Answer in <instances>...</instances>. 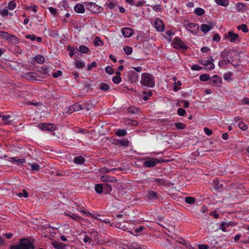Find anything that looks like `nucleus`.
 <instances>
[{
	"label": "nucleus",
	"instance_id": "aec40b11",
	"mask_svg": "<svg viewBox=\"0 0 249 249\" xmlns=\"http://www.w3.org/2000/svg\"><path fill=\"white\" fill-rule=\"evenodd\" d=\"M85 161V158L81 156H78L74 159V162L76 164H83Z\"/></svg>",
	"mask_w": 249,
	"mask_h": 249
},
{
	"label": "nucleus",
	"instance_id": "1a4fd4ad",
	"mask_svg": "<svg viewBox=\"0 0 249 249\" xmlns=\"http://www.w3.org/2000/svg\"><path fill=\"white\" fill-rule=\"evenodd\" d=\"M209 82L213 86H218L222 83V80L220 77L217 75H213L210 78Z\"/></svg>",
	"mask_w": 249,
	"mask_h": 249
},
{
	"label": "nucleus",
	"instance_id": "f704fd0d",
	"mask_svg": "<svg viewBox=\"0 0 249 249\" xmlns=\"http://www.w3.org/2000/svg\"><path fill=\"white\" fill-rule=\"evenodd\" d=\"M209 79H210V75L208 74H201L199 76V79L201 81H206L208 80Z\"/></svg>",
	"mask_w": 249,
	"mask_h": 249
},
{
	"label": "nucleus",
	"instance_id": "423d86ee",
	"mask_svg": "<svg viewBox=\"0 0 249 249\" xmlns=\"http://www.w3.org/2000/svg\"><path fill=\"white\" fill-rule=\"evenodd\" d=\"M214 61L212 57H211L210 60H199L198 62L204 66V68L206 70H212L214 68V65L213 64Z\"/></svg>",
	"mask_w": 249,
	"mask_h": 249
},
{
	"label": "nucleus",
	"instance_id": "6ab92c4d",
	"mask_svg": "<svg viewBox=\"0 0 249 249\" xmlns=\"http://www.w3.org/2000/svg\"><path fill=\"white\" fill-rule=\"evenodd\" d=\"M53 246L56 249H63L65 245L59 242L55 241L52 243Z\"/></svg>",
	"mask_w": 249,
	"mask_h": 249
},
{
	"label": "nucleus",
	"instance_id": "680f3d73",
	"mask_svg": "<svg viewBox=\"0 0 249 249\" xmlns=\"http://www.w3.org/2000/svg\"><path fill=\"white\" fill-rule=\"evenodd\" d=\"M97 66V64L95 62H92L90 65H89L87 67L88 71H90L92 68H95Z\"/></svg>",
	"mask_w": 249,
	"mask_h": 249
},
{
	"label": "nucleus",
	"instance_id": "f257e3e1",
	"mask_svg": "<svg viewBox=\"0 0 249 249\" xmlns=\"http://www.w3.org/2000/svg\"><path fill=\"white\" fill-rule=\"evenodd\" d=\"M34 242L28 238L20 239L18 245L11 246L10 249H34Z\"/></svg>",
	"mask_w": 249,
	"mask_h": 249
},
{
	"label": "nucleus",
	"instance_id": "473e14b6",
	"mask_svg": "<svg viewBox=\"0 0 249 249\" xmlns=\"http://www.w3.org/2000/svg\"><path fill=\"white\" fill-rule=\"evenodd\" d=\"M231 61V60H228V59H223L219 62L218 66L221 68L225 66L226 65H227L228 63H230Z\"/></svg>",
	"mask_w": 249,
	"mask_h": 249
},
{
	"label": "nucleus",
	"instance_id": "412c9836",
	"mask_svg": "<svg viewBox=\"0 0 249 249\" xmlns=\"http://www.w3.org/2000/svg\"><path fill=\"white\" fill-rule=\"evenodd\" d=\"M104 190L103 191L106 192V193H109L112 190V186L111 185L108 183H106L103 185Z\"/></svg>",
	"mask_w": 249,
	"mask_h": 249
},
{
	"label": "nucleus",
	"instance_id": "09e8293b",
	"mask_svg": "<svg viewBox=\"0 0 249 249\" xmlns=\"http://www.w3.org/2000/svg\"><path fill=\"white\" fill-rule=\"evenodd\" d=\"M83 241L86 243H88L89 244H90L91 243L92 239L89 236H88L87 234H84Z\"/></svg>",
	"mask_w": 249,
	"mask_h": 249
},
{
	"label": "nucleus",
	"instance_id": "bf43d9fd",
	"mask_svg": "<svg viewBox=\"0 0 249 249\" xmlns=\"http://www.w3.org/2000/svg\"><path fill=\"white\" fill-rule=\"evenodd\" d=\"M68 215L69 216L71 217L72 219H73L75 221H77L79 219H80V218L78 215H77L74 213H72L71 214H69Z\"/></svg>",
	"mask_w": 249,
	"mask_h": 249
},
{
	"label": "nucleus",
	"instance_id": "72a5a7b5",
	"mask_svg": "<svg viewBox=\"0 0 249 249\" xmlns=\"http://www.w3.org/2000/svg\"><path fill=\"white\" fill-rule=\"evenodd\" d=\"M185 201L186 203L191 204H193L195 202V198L192 196H187L185 198Z\"/></svg>",
	"mask_w": 249,
	"mask_h": 249
},
{
	"label": "nucleus",
	"instance_id": "052dcab7",
	"mask_svg": "<svg viewBox=\"0 0 249 249\" xmlns=\"http://www.w3.org/2000/svg\"><path fill=\"white\" fill-rule=\"evenodd\" d=\"M119 143L122 145V146H125V147H127L129 145V142L127 141L126 140H122V141H120L119 142Z\"/></svg>",
	"mask_w": 249,
	"mask_h": 249
},
{
	"label": "nucleus",
	"instance_id": "cd10ccee",
	"mask_svg": "<svg viewBox=\"0 0 249 249\" xmlns=\"http://www.w3.org/2000/svg\"><path fill=\"white\" fill-rule=\"evenodd\" d=\"M10 35L6 32L0 31V37L8 40Z\"/></svg>",
	"mask_w": 249,
	"mask_h": 249
},
{
	"label": "nucleus",
	"instance_id": "5fc2aeb1",
	"mask_svg": "<svg viewBox=\"0 0 249 249\" xmlns=\"http://www.w3.org/2000/svg\"><path fill=\"white\" fill-rule=\"evenodd\" d=\"M67 49L70 51L69 56L71 57H72L74 55L75 49L73 47H71L70 46H68Z\"/></svg>",
	"mask_w": 249,
	"mask_h": 249
},
{
	"label": "nucleus",
	"instance_id": "c85d7f7f",
	"mask_svg": "<svg viewBox=\"0 0 249 249\" xmlns=\"http://www.w3.org/2000/svg\"><path fill=\"white\" fill-rule=\"evenodd\" d=\"M109 86L106 83H102L100 85V89L102 90L107 91L109 89Z\"/></svg>",
	"mask_w": 249,
	"mask_h": 249
},
{
	"label": "nucleus",
	"instance_id": "39448f33",
	"mask_svg": "<svg viewBox=\"0 0 249 249\" xmlns=\"http://www.w3.org/2000/svg\"><path fill=\"white\" fill-rule=\"evenodd\" d=\"M224 38L225 39H229L230 41L231 42H235L236 41L239 42L240 41L238 34L234 33L232 31H230L228 32L227 34H225L224 36Z\"/></svg>",
	"mask_w": 249,
	"mask_h": 249
},
{
	"label": "nucleus",
	"instance_id": "8fccbe9b",
	"mask_svg": "<svg viewBox=\"0 0 249 249\" xmlns=\"http://www.w3.org/2000/svg\"><path fill=\"white\" fill-rule=\"evenodd\" d=\"M16 6V4L13 1H10L8 3V8L10 10H13Z\"/></svg>",
	"mask_w": 249,
	"mask_h": 249
},
{
	"label": "nucleus",
	"instance_id": "9b49d317",
	"mask_svg": "<svg viewBox=\"0 0 249 249\" xmlns=\"http://www.w3.org/2000/svg\"><path fill=\"white\" fill-rule=\"evenodd\" d=\"M155 27L159 32H163L164 30V25L162 21L160 19L157 18L155 21Z\"/></svg>",
	"mask_w": 249,
	"mask_h": 249
},
{
	"label": "nucleus",
	"instance_id": "c9c22d12",
	"mask_svg": "<svg viewBox=\"0 0 249 249\" xmlns=\"http://www.w3.org/2000/svg\"><path fill=\"white\" fill-rule=\"evenodd\" d=\"M89 49L85 45H81L79 47V51L82 53H88L89 52Z\"/></svg>",
	"mask_w": 249,
	"mask_h": 249
},
{
	"label": "nucleus",
	"instance_id": "58836bf2",
	"mask_svg": "<svg viewBox=\"0 0 249 249\" xmlns=\"http://www.w3.org/2000/svg\"><path fill=\"white\" fill-rule=\"evenodd\" d=\"M118 169L116 168H111V169H108L107 167H103L101 169V173H107L109 172H110L112 171L113 170H117Z\"/></svg>",
	"mask_w": 249,
	"mask_h": 249
},
{
	"label": "nucleus",
	"instance_id": "de8ad7c7",
	"mask_svg": "<svg viewBox=\"0 0 249 249\" xmlns=\"http://www.w3.org/2000/svg\"><path fill=\"white\" fill-rule=\"evenodd\" d=\"M177 112L178 115L183 116L186 113V111L184 109L180 107L178 109Z\"/></svg>",
	"mask_w": 249,
	"mask_h": 249
},
{
	"label": "nucleus",
	"instance_id": "9d476101",
	"mask_svg": "<svg viewBox=\"0 0 249 249\" xmlns=\"http://www.w3.org/2000/svg\"><path fill=\"white\" fill-rule=\"evenodd\" d=\"M38 127L42 130L52 131L54 129V125L52 124L40 123Z\"/></svg>",
	"mask_w": 249,
	"mask_h": 249
},
{
	"label": "nucleus",
	"instance_id": "3c124183",
	"mask_svg": "<svg viewBox=\"0 0 249 249\" xmlns=\"http://www.w3.org/2000/svg\"><path fill=\"white\" fill-rule=\"evenodd\" d=\"M121 80L120 76H114L112 78L113 82L116 84H119L121 82Z\"/></svg>",
	"mask_w": 249,
	"mask_h": 249
},
{
	"label": "nucleus",
	"instance_id": "393cba45",
	"mask_svg": "<svg viewBox=\"0 0 249 249\" xmlns=\"http://www.w3.org/2000/svg\"><path fill=\"white\" fill-rule=\"evenodd\" d=\"M8 41L12 42L13 44H16L19 42L18 38L15 36L11 35H10V37L9 38Z\"/></svg>",
	"mask_w": 249,
	"mask_h": 249
},
{
	"label": "nucleus",
	"instance_id": "f8f14e48",
	"mask_svg": "<svg viewBox=\"0 0 249 249\" xmlns=\"http://www.w3.org/2000/svg\"><path fill=\"white\" fill-rule=\"evenodd\" d=\"M122 33L125 37H129L133 34V31L130 28L125 27L122 29Z\"/></svg>",
	"mask_w": 249,
	"mask_h": 249
},
{
	"label": "nucleus",
	"instance_id": "e433bc0d",
	"mask_svg": "<svg viewBox=\"0 0 249 249\" xmlns=\"http://www.w3.org/2000/svg\"><path fill=\"white\" fill-rule=\"evenodd\" d=\"M124 51L126 54L130 55L132 52V48L128 46H126L124 48Z\"/></svg>",
	"mask_w": 249,
	"mask_h": 249
},
{
	"label": "nucleus",
	"instance_id": "a878e982",
	"mask_svg": "<svg viewBox=\"0 0 249 249\" xmlns=\"http://www.w3.org/2000/svg\"><path fill=\"white\" fill-rule=\"evenodd\" d=\"M75 65L77 68L79 69L84 68L85 66V64L81 60H77L75 61Z\"/></svg>",
	"mask_w": 249,
	"mask_h": 249
},
{
	"label": "nucleus",
	"instance_id": "338daca9",
	"mask_svg": "<svg viewBox=\"0 0 249 249\" xmlns=\"http://www.w3.org/2000/svg\"><path fill=\"white\" fill-rule=\"evenodd\" d=\"M220 40V36L217 33H216L214 35V36L213 38V40L216 42L219 41Z\"/></svg>",
	"mask_w": 249,
	"mask_h": 249
},
{
	"label": "nucleus",
	"instance_id": "a211bd4d",
	"mask_svg": "<svg viewBox=\"0 0 249 249\" xmlns=\"http://www.w3.org/2000/svg\"><path fill=\"white\" fill-rule=\"evenodd\" d=\"M148 197L151 199H159L157 193L152 190L148 191Z\"/></svg>",
	"mask_w": 249,
	"mask_h": 249
},
{
	"label": "nucleus",
	"instance_id": "4be33fe9",
	"mask_svg": "<svg viewBox=\"0 0 249 249\" xmlns=\"http://www.w3.org/2000/svg\"><path fill=\"white\" fill-rule=\"evenodd\" d=\"M0 118H2V120L4 121L5 124H10L12 122V121L9 120V119L11 118L10 115H2Z\"/></svg>",
	"mask_w": 249,
	"mask_h": 249
},
{
	"label": "nucleus",
	"instance_id": "dca6fc26",
	"mask_svg": "<svg viewBox=\"0 0 249 249\" xmlns=\"http://www.w3.org/2000/svg\"><path fill=\"white\" fill-rule=\"evenodd\" d=\"M74 11L78 13L83 14L85 12V9L84 6L81 4H78L74 7Z\"/></svg>",
	"mask_w": 249,
	"mask_h": 249
},
{
	"label": "nucleus",
	"instance_id": "4c0bfd02",
	"mask_svg": "<svg viewBox=\"0 0 249 249\" xmlns=\"http://www.w3.org/2000/svg\"><path fill=\"white\" fill-rule=\"evenodd\" d=\"M35 60L36 62L40 64H42L44 62V58L41 55H37L35 57Z\"/></svg>",
	"mask_w": 249,
	"mask_h": 249
},
{
	"label": "nucleus",
	"instance_id": "774afa93",
	"mask_svg": "<svg viewBox=\"0 0 249 249\" xmlns=\"http://www.w3.org/2000/svg\"><path fill=\"white\" fill-rule=\"evenodd\" d=\"M62 74V72L61 71L59 70V71H57L56 72H53V76L54 78H57L59 76H61Z\"/></svg>",
	"mask_w": 249,
	"mask_h": 249
},
{
	"label": "nucleus",
	"instance_id": "f3484780",
	"mask_svg": "<svg viewBox=\"0 0 249 249\" xmlns=\"http://www.w3.org/2000/svg\"><path fill=\"white\" fill-rule=\"evenodd\" d=\"M152 95V92L151 90H149L148 91H143L142 92V98L143 101H147L149 97H151Z\"/></svg>",
	"mask_w": 249,
	"mask_h": 249
},
{
	"label": "nucleus",
	"instance_id": "6e6552de",
	"mask_svg": "<svg viewBox=\"0 0 249 249\" xmlns=\"http://www.w3.org/2000/svg\"><path fill=\"white\" fill-rule=\"evenodd\" d=\"M228 53L229 54V56L228 60H231L230 63H232L234 62L235 60H239L240 55L237 51L235 50H229Z\"/></svg>",
	"mask_w": 249,
	"mask_h": 249
},
{
	"label": "nucleus",
	"instance_id": "2f4dec72",
	"mask_svg": "<svg viewBox=\"0 0 249 249\" xmlns=\"http://www.w3.org/2000/svg\"><path fill=\"white\" fill-rule=\"evenodd\" d=\"M238 126L243 131H245L248 129V125L243 121H240L238 123Z\"/></svg>",
	"mask_w": 249,
	"mask_h": 249
},
{
	"label": "nucleus",
	"instance_id": "f03ea898",
	"mask_svg": "<svg viewBox=\"0 0 249 249\" xmlns=\"http://www.w3.org/2000/svg\"><path fill=\"white\" fill-rule=\"evenodd\" d=\"M141 84L142 86L153 88L155 86V78L149 73H143L141 77Z\"/></svg>",
	"mask_w": 249,
	"mask_h": 249
},
{
	"label": "nucleus",
	"instance_id": "20e7f679",
	"mask_svg": "<svg viewBox=\"0 0 249 249\" xmlns=\"http://www.w3.org/2000/svg\"><path fill=\"white\" fill-rule=\"evenodd\" d=\"M87 9L94 14H99L101 13L103 10V8L96 5L93 2H89L86 4Z\"/></svg>",
	"mask_w": 249,
	"mask_h": 249
},
{
	"label": "nucleus",
	"instance_id": "13d9d810",
	"mask_svg": "<svg viewBox=\"0 0 249 249\" xmlns=\"http://www.w3.org/2000/svg\"><path fill=\"white\" fill-rule=\"evenodd\" d=\"M127 111L128 112H130L131 113H136L138 109L137 108L135 107H129L127 108Z\"/></svg>",
	"mask_w": 249,
	"mask_h": 249
},
{
	"label": "nucleus",
	"instance_id": "0e129e2a",
	"mask_svg": "<svg viewBox=\"0 0 249 249\" xmlns=\"http://www.w3.org/2000/svg\"><path fill=\"white\" fill-rule=\"evenodd\" d=\"M204 131L205 133L208 136H210L213 134L212 130L208 127H205L204 129Z\"/></svg>",
	"mask_w": 249,
	"mask_h": 249
},
{
	"label": "nucleus",
	"instance_id": "69168bd1",
	"mask_svg": "<svg viewBox=\"0 0 249 249\" xmlns=\"http://www.w3.org/2000/svg\"><path fill=\"white\" fill-rule=\"evenodd\" d=\"M155 181L159 185H164L165 184V180L162 178H157Z\"/></svg>",
	"mask_w": 249,
	"mask_h": 249
},
{
	"label": "nucleus",
	"instance_id": "c756f323",
	"mask_svg": "<svg viewBox=\"0 0 249 249\" xmlns=\"http://www.w3.org/2000/svg\"><path fill=\"white\" fill-rule=\"evenodd\" d=\"M215 2L218 5L226 6L228 5V0H214Z\"/></svg>",
	"mask_w": 249,
	"mask_h": 249
},
{
	"label": "nucleus",
	"instance_id": "603ef678",
	"mask_svg": "<svg viewBox=\"0 0 249 249\" xmlns=\"http://www.w3.org/2000/svg\"><path fill=\"white\" fill-rule=\"evenodd\" d=\"M228 227V224H227V222H222L221 224H220V229L223 231H226V228Z\"/></svg>",
	"mask_w": 249,
	"mask_h": 249
},
{
	"label": "nucleus",
	"instance_id": "bb28decb",
	"mask_svg": "<svg viewBox=\"0 0 249 249\" xmlns=\"http://www.w3.org/2000/svg\"><path fill=\"white\" fill-rule=\"evenodd\" d=\"M237 29L239 30H242L244 33H247L249 31L248 26L245 24H242L241 25L238 26Z\"/></svg>",
	"mask_w": 249,
	"mask_h": 249
},
{
	"label": "nucleus",
	"instance_id": "7ed1b4c3",
	"mask_svg": "<svg viewBox=\"0 0 249 249\" xmlns=\"http://www.w3.org/2000/svg\"><path fill=\"white\" fill-rule=\"evenodd\" d=\"M183 25L189 31L195 34L197 33L199 30V26L197 24L195 23H191L188 20L184 21Z\"/></svg>",
	"mask_w": 249,
	"mask_h": 249
},
{
	"label": "nucleus",
	"instance_id": "5701e85b",
	"mask_svg": "<svg viewBox=\"0 0 249 249\" xmlns=\"http://www.w3.org/2000/svg\"><path fill=\"white\" fill-rule=\"evenodd\" d=\"M95 190L97 193L101 194L104 191L103 185L102 184H98L95 186Z\"/></svg>",
	"mask_w": 249,
	"mask_h": 249
},
{
	"label": "nucleus",
	"instance_id": "ddd939ff",
	"mask_svg": "<svg viewBox=\"0 0 249 249\" xmlns=\"http://www.w3.org/2000/svg\"><path fill=\"white\" fill-rule=\"evenodd\" d=\"M213 27V23L211 22L209 25L202 24L200 26L201 30L205 34L212 29Z\"/></svg>",
	"mask_w": 249,
	"mask_h": 249
},
{
	"label": "nucleus",
	"instance_id": "864d4df0",
	"mask_svg": "<svg viewBox=\"0 0 249 249\" xmlns=\"http://www.w3.org/2000/svg\"><path fill=\"white\" fill-rule=\"evenodd\" d=\"M106 72L109 74H112L114 73L113 69L110 66H107L105 69Z\"/></svg>",
	"mask_w": 249,
	"mask_h": 249
},
{
	"label": "nucleus",
	"instance_id": "c03bdc74",
	"mask_svg": "<svg viewBox=\"0 0 249 249\" xmlns=\"http://www.w3.org/2000/svg\"><path fill=\"white\" fill-rule=\"evenodd\" d=\"M40 72L46 75H49V71L47 67H43L41 68V69L40 70Z\"/></svg>",
	"mask_w": 249,
	"mask_h": 249
},
{
	"label": "nucleus",
	"instance_id": "79ce46f5",
	"mask_svg": "<svg viewBox=\"0 0 249 249\" xmlns=\"http://www.w3.org/2000/svg\"><path fill=\"white\" fill-rule=\"evenodd\" d=\"M181 85V82L178 81L177 82L175 83V85L173 87V90L174 91H178L180 89V86Z\"/></svg>",
	"mask_w": 249,
	"mask_h": 249
},
{
	"label": "nucleus",
	"instance_id": "37998d69",
	"mask_svg": "<svg viewBox=\"0 0 249 249\" xmlns=\"http://www.w3.org/2000/svg\"><path fill=\"white\" fill-rule=\"evenodd\" d=\"M229 51L224 50L221 53V57L225 59L226 58L229 57Z\"/></svg>",
	"mask_w": 249,
	"mask_h": 249
},
{
	"label": "nucleus",
	"instance_id": "e2e57ef3",
	"mask_svg": "<svg viewBox=\"0 0 249 249\" xmlns=\"http://www.w3.org/2000/svg\"><path fill=\"white\" fill-rule=\"evenodd\" d=\"M202 69V67H201L198 65H196V64L193 65L191 67V69L192 70H195V71L200 70Z\"/></svg>",
	"mask_w": 249,
	"mask_h": 249
},
{
	"label": "nucleus",
	"instance_id": "2eb2a0df",
	"mask_svg": "<svg viewBox=\"0 0 249 249\" xmlns=\"http://www.w3.org/2000/svg\"><path fill=\"white\" fill-rule=\"evenodd\" d=\"M143 165L147 167H154L156 165L155 159H150L145 160L144 162Z\"/></svg>",
	"mask_w": 249,
	"mask_h": 249
},
{
	"label": "nucleus",
	"instance_id": "0eeeda50",
	"mask_svg": "<svg viewBox=\"0 0 249 249\" xmlns=\"http://www.w3.org/2000/svg\"><path fill=\"white\" fill-rule=\"evenodd\" d=\"M175 48L177 49L184 50L187 49V46L178 37H175L173 40Z\"/></svg>",
	"mask_w": 249,
	"mask_h": 249
},
{
	"label": "nucleus",
	"instance_id": "a18cd8bd",
	"mask_svg": "<svg viewBox=\"0 0 249 249\" xmlns=\"http://www.w3.org/2000/svg\"><path fill=\"white\" fill-rule=\"evenodd\" d=\"M175 125L178 129H183L185 127V124L181 123H175Z\"/></svg>",
	"mask_w": 249,
	"mask_h": 249
},
{
	"label": "nucleus",
	"instance_id": "4d7b16f0",
	"mask_svg": "<svg viewBox=\"0 0 249 249\" xmlns=\"http://www.w3.org/2000/svg\"><path fill=\"white\" fill-rule=\"evenodd\" d=\"M213 185L214 187L216 189H218L220 187L219 185V182L217 179H215L213 181Z\"/></svg>",
	"mask_w": 249,
	"mask_h": 249
},
{
	"label": "nucleus",
	"instance_id": "4468645a",
	"mask_svg": "<svg viewBox=\"0 0 249 249\" xmlns=\"http://www.w3.org/2000/svg\"><path fill=\"white\" fill-rule=\"evenodd\" d=\"M128 78L130 81L133 83H135L139 79V76L134 71H130L128 74Z\"/></svg>",
	"mask_w": 249,
	"mask_h": 249
},
{
	"label": "nucleus",
	"instance_id": "49530a36",
	"mask_svg": "<svg viewBox=\"0 0 249 249\" xmlns=\"http://www.w3.org/2000/svg\"><path fill=\"white\" fill-rule=\"evenodd\" d=\"M74 108V111H79L81 109H84V108L83 107H82L81 105L78 104H74L73 105H72Z\"/></svg>",
	"mask_w": 249,
	"mask_h": 249
},
{
	"label": "nucleus",
	"instance_id": "6e6d98bb",
	"mask_svg": "<svg viewBox=\"0 0 249 249\" xmlns=\"http://www.w3.org/2000/svg\"><path fill=\"white\" fill-rule=\"evenodd\" d=\"M146 3V1L143 0H140L138 1L137 2H135V4L134 5L136 7H140L143 6L145 3Z\"/></svg>",
	"mask_w": 249,
	"mask_h": 249
},
{
	"label": "nucleus",
	"instance_id": "a19ab883",
	"mask_svg": "<svg viewBox=\"0 0 249 249\" xmlns=\"http://www.w3.org/2000/svg\"><path fill=\"white\" fill-rule=\"evenodd\" d=\"M116 134L118 136H124L126 135V131L124 129H120L116 131Z\"/></svg>",
	"mask_w": 249,
	"mask_h": 249
},
{
	"label": "nucleus",
	"instance_id": "ea45409f",
	"mask_svg": "<svg viewBox=\"0 0 249 249\" xmlns=\"http://www.w3.org/2000/svg\"><path fill=\"white\" fill-rule=\"evenodd\" d=\"M29 164L31 166L32 170L38 171L40 168L39 165L36 163H29Z\"/></svg>",
	"mask_w": 249,
	"mask_h": 249
},
{
	"label": "nucleus",
	"instance_id": "b1692460",
	"mask_svg": "<svg viewBox=\"0 0 249 249\" xmlns=\"http://www.w3.org/2000/svg\"><path fill=\"white\" fill-rule=\"evenodd\" d=\"M101 180L102 181H105L106 183L107 182H113L114 181H116L114 179V178L111 179V177L108 176H103L101 178Z\"/></svg>",
	"mask_w": 249,
	"mask_h": 249
},
{
	"label": "nucleus",
	"instance_id": "7c9ffc66",
	"mask_svg": "<svg viewBox=\"0 0 249 249\" xmlns=\"http://www.w3.org/2000/svg\"><path fill=\"white\" fill-rule=\"evenodd\" d=\"M194 12L197 16H202L205 13V10L201 8H196L195 9Z\"/></svg>",
	"mask_w": 249,
	"mask_h": 249
}]
</instances>
